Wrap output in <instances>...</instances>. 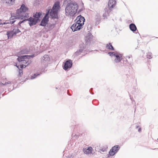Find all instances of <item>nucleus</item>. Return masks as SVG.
<instances>
[{"mask_svg":"<svg viewBox=\"0 0 158 158\" xmlns=\"http://www.w3.org/2000/svg\"><path fill=\"white\" fill-rule=\"evenodd\" d=\"M82 27L80 26L76 23H74L71 27V28L72 29V31H75L78 30H80Z\"/></svg>","mask_w":158,"mask_h":158,"instance_id":"1a4fd4ad","label":"nucleus"},{"mask_svg":"<svg viewBox=\"0 0 158 158\" xmlns=\"http://www.w3.org/2000/svg\"><path fill=\"white\" fill-rule=\"evenodd\" d=\"M8 83L7 82H6V83L4 84H3V83H0V85H6V84H7Z\"/></svg>","mask_w":158,"mask_h":158,"instance_id":"5701e85b","label":"nucleus"},{"mask_svg":"<svg viewBox=\"0 0 158 158\" xmlns=\"http://www.w3.org/2000/svg\"><path fill=\"white\" fill-rule=\"evenodd\" d=\"M92 150V148L91 147H89L87 148L84 149L83 151L85 153L88 154L91 153Z\"/></svg>","mask_w":158,"mask_h":158,"instance_id":"4468645a","label":"nucleus"},{"mask_svg":"<svg viewBox=\"0 0 158 158\" xmlns=\"http://www.w3.org/2000/svg\"><path fill=\"white\" fill-rule=\"evenodd\" d=\"M15 29L16 30L15 31L16 32H18L17 33H18L20 32V31L19 30V29L17 28L16 29Z\"/></svg>","mask_w":158,"mask_h":158,"instance_id":"b1692460","label":"nucleus"},{"mask_svg":"<svg viewBox=\"0 0 158 158\" xmlns=\"http://www.w3.org/2000/svg\"><path fill=\"white\" fill-rule=\"evenodd\" d=\"M49 11V10H48V12L46 14L44 18L42 20L40 24V25L41 26H45L46 24H47L48 21V15Z\"/></svg>","mask_w":158,"mask_h":158,"instance_id":"0eeeda50","label":"nucleus"},{"mask_svg":"<svg viewBox=\"0 0 158 158\" xmlns=\"http://www.w3.org/2000/svg\"><path fill=\"white\" fill-rule=\"evenodd\" d=\"M157 140H158V138Z\"/></svg>","mask_w":158,"mask_h":158,"instance_id":"c756f323","label":"nucleus"},{"mask_svg":"<svg viewBox=\"0 0 158 158\" xmlns=\"http://www.w3.org/2000/svg\"><path fill=\"white\" fill-rule=\"evenodd\" d=\"M114 56L116 57L114 60V61L116 63H118L120 62L123 58L122 56L121 55L114 54Z\"/></svg>","mask_w":158,"mask_h":158,"instance_id":"ddd939ff","label":"nucleus"},{"mask_svg":"<svg viewBox=\"0 0 158 158\" xmlns=\"http://www.w3.org/2000/svg\"><path fill=\"white\" fill-rule=\"evenodd\" d=\"M106 47L108 49L110 50H114V48L111 43H109L108 44H107Z\"/></svg>","mask_w":158,"mask_h":158,"instance_id":"f3484780","label":"nucleus"},{"mask_svg":"<svg viewBox=\"0 0 158 158\" xmlns=\"http://www.w3.org/2000/svg\"><path fill=\"white\" fill-rule=\"evenodd\" d=\"M76 20L77 21L76 23L82 27L85 20L84 18L81 15H79L77 17Z\"/></svg>","mask_w":158,"mask_h":158,"instance_id":"423d86ee","label":"nucleus"},{"mask_svg":"<svg viewBox=\"0 0 158 158\" xmlns=\"http://www.w3.org/2000/svg\"><path fill=\"white\" fill-rule=\"evenodd\" d=\"M116 4L115 0H109L108 3V6L110 9L113 8Z\"/></svg>","mask_w":158,"mask_h":158,"instance_id":"9b49d317","label":"nucleus"},{"mask_svg":"<svg viewBox=\"0 0 158 158\" xmlns=\"http://www.w3.org/2000/svg\"><path fill=\"white\" fill-rule=\"evenodd\" d=\"M31 57L30 56L25 55L19 57L18 58V60L20 62L19 65L20 68H25L30 64V62L29 60V59Z\"/></svg>","mask_w":158,"mask_h":158,"instance_id":"f03ea898","label":"nucleus"},{"mask_svg":"<svg viewBox=\"0 0 158 158\" xmlns=\"http://www.w3.org/2000/svg\"><path fill=\"white\" fill-rule=\"evenodd\" d=\"M72 64V61L71 60H69L65 62L63 68L65 70H66L68 69L71 68Z\"/></svg>","mask_w":158,"mask_h":158,"instance_id":"6e6552de","label":"nucleus"},{"mask_svg":"<svg viewBox=\"0 0 158 158\" xmlns=\"http://www.w3.org/2000/svg\"><path fill=\"white\" fill-rule=\"evenodd\" d=\"M60 8L59 2H55L50 13V15L52 18H56L57 17L58 12Z\"/></svg>","mask_w":158,"mask_h":158,"instance_id":"20e7f679","label":"nucleus"},{"mask_svg":"<svg viewBox=\"0 0 158 158\" xmlns=\"http://www.w3.org/2000/svg\"><path fill=\"white\" fill-rule=\"evenodd\" d=\"M25 20L26 21L28 20L29 22V25L31 26H32V25H34L38 21L37 20V19H35L34 17V18L30 17L27 20L25 19V20H24L22 21H20L19 23V24L20 25V24L22 23H23V22L25 21Z\"/></svg>","mask_w":158,"mask_h":158,"instance_id":"39448f33","label":"nucleus"},{"mask_svg":"<svg viewBox=\"0 0 158 158\" xmlns=\"http://www.w3.org/2000/svg\"><path fill=\"white\" fill-rule=\"evenodd\" d=\"M114 52H110L109 53V54L111 56V55H114V54H113Z\"/></svg>","mask_w":158,"mask_h":158,"instance_id":"393cba45","label":"nucleus"},{"mask_svg":"<svg viewBox=\"0 0 158 158\" xmlns=\"http://www.w3.org/2000/svg\"><path fill=\"white\" fill-rule=\"evenodd\" d=\"M6 3L9 6H11L13 5L14 2L15 0H1Z\"/></svg>","mask_w":158,"mask_h":158,"instance_id":"2eb2a0df","label":"nucleus"},{"mask_svg":"<svg viewBox=\"0 0 158 158\" xmlns=\"http://www.w3.org/2000/svg\"><path fill=\"white\" fill-rule=\"evenodd\" d=\"M16 30L14 29L12 31H9L7 32L6 35H7L8 38V39L11 38L14 34H17V32H16Z\"/></svg>","mask_w":158,"mask_h":158,"instance_id":"f8f14e48","label":"nucleus"},{"mask_svg":"<svg viewBox=\"0 0 158 158\" xmlns=\"http://www.w3.org/2000/svg\"><path fill=\"white\" fill-rule=\"evenodd\" d=\"M15 21H15H12V23H14Z\"/></svg>","mask_w":158,"mask_h":158,"instance_id":"cd10ccee","label":"nucleus"},{"mask_svg":"<svg viewBox=\"0 0 158 158\" xmlns=\"http://www.w3.org/2000/svg\"><path fill=\"white\" fill-rule=\"evenodd\" d=\"M117 152H114L113 148H111L109 152V154L110 156H113Z\"/></svg>","mask_w":158,"mask_h":158,"instance_id":"6ab92c4d","label":"nucleus"},{"mask_svg":"<svg viewBox=\"0 0 158 158\" xmlns=\"http://www.w3.org/2000/svg\"><path fill=\"white\" fill-rule=\"evenodd\" d=\"M101 150H102V152H104V151H106V149H102Z\"/></svg>","mask_w":158,"mask_h":158,"instance_id":"a878e982","label":"nucleus"},{"mask_svg":"<svg viewBox=\"0 0 158 158\" xmlns=\"http://www.w3.org/2000/svg\"><path fill=\"white\" fill-rule=\"evenodd\" d=\"M78 8V6L76 3H68L65 9L66 15L69 16H73L76 13Z\"/></svg>","mask_w":158,"mask_h":158,"instance_id":"f257e3e1","label":"nucleus"},{"mask_svg":"<svg viewBox=\"0 0 158 158\" xmlns=\"http://www.w3.org/2000/svg\"><path fill=\"white\" fill-rule=\"evenodd\" d=\"M41 15V13L36 12L34 15L33 17L35 19H37V20H39V18Z\"/></svg>","mask_w":158,"mask_h":158,"instance_id":"a211bd4d","label":"nucleus"},{"mask_svg":"<svg viewBox=\"0 0 158 158\" xmlns=\"http://www.w3.org/2000/svg\"><path fill=\"white\" fill-rule=\"evenodd\" d=\"M23 74L22 70L21 69H19V75L21 77Z\"/></svg>","mask_w":158,"mask_h":158,"instance_id":"4be33fe9","label":"nucleus"},{"mask_svg":"<svg viewBox=\"0 0 158 158\" xmlns=\"http://www.w3.org/2000/svg\"><path fill=\"white\" fill-rule=\"evenodd\" d=\"M129 27L130 30L133 31H135L137 29L135 24L133 23H131Z\"/></svg>","mask_w":158,"mask_h":158,"instance_id":"dca6fc26","label":"nucleus"},{"mask_svg":"<svg viewBox=\"0 0 158 158\" xmlns=\"http://www.w3.org/2000/svg\"><path fill=\"white\" fill-rule=\"evenodd\" d=\"M128 57L129 58H130V57Z\"/></svg>","mask_w":158,"mask_h":158,"instance_id":"c85d7f7f","label":"nucleus"},{"mask_svg":"<svg viewBox=\"0 0 158 158\" xmlns=\"http://www.w3.org/2000/svg\"><path fill=\"white\" fill-rule=\"evenodd\" d=\"M28 10V8L24 4H23L19 9H18L16 11L17 18L23 19L25 16L24 15L25 12Z\"/></svg>","mask_w":158,"mask_h":158,"instance_id":"7ed1b4c3","label":"nucleus"},{"mask_svg":"<svg viewBox=\"0 0 158 158\" xmlns=\"http://www.w3.org/2000/svg\"><path fill=\"white\" fill-rule=\"evenodd\" d=\"M50 60V58L48 55H44L42 59L41 60L42 63H48Z\"/></svg>","mask_w":158,"mask_h":158,"instance_id":"9d476101","label":"nucleus"},{"mask_svg":"<svg viewBox=\"0 0 158 158\" xmlns=\"http://www.w3.org/2000/svg\"><path fill=\"white\" fill-rule=\"evenodd\" d=\"M141 129L140 128H139V130H138V131L139 132H140L141 131Z\"/></svg>","mask_w":158,"mask_h":158,"instance_id":"bb28decb","label":"nucleus"},{"mask_svg":"<svg viewBox=\"0 0 158 158\" xmlns=\"http://www.w3.org/2000/svg\"><path fill=\"white\" fill-rule=\"evenodd\" d=\"M112 148H113L114 152H117L120 148V147L118 145H116L112 147Z\"/></svg>","mask_w":158,"mask_h":158,"instance_id":"aec40b11","label":"nucleus"},{"mask_svg":"<svg viewBox=\"0 0 158 158\" xmlns=\"http://www.w3.org/2000/svg\"><path fill=\"white\" fill-rule=\"evenodd\" d=\"M147 58L151 59L152 58V54L151 52H148L147 55Z\"/></svg>","mask_w":158,"mask_h":158,"instance_id":"412c9836","label":"nucleus"}]
</instances>
